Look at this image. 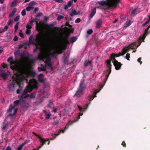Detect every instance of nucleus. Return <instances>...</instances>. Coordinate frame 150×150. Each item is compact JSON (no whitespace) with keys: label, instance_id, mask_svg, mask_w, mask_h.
Here are the masks:
<instances>
[{"label":"nucleus","instance_id":"obj_58","mask_svg":"<svg viewBox=\"0 0 150 150\" xmlns=\"http://www.w3.org/2000/svg\"><path fill=\"white\" fill-rule=\"evenodd\" d=\"M149 21L147 20V21L145 22L144 23H143L142 25V26L144 27L148 23H149Z\"/></svg>","mask_w":150,"mask_h":150},{"label":"nucleus","instance_id":"obj_20","mask_svg":"<svg viewBox=\"0 0 150 150\" xmlns=\"http://www.w3.org/2000/svg\"><path fill=\"white\" fill-rule=\"evenodd\" d=\"M29 97H30V95L29 94H27L25 95H23V94H22L21 96L20 97V98L22 100L24 101V103L25 104V100L24 99H25Z\"/></svg>","mask_w":150,"mask_h":150},{"label":"nucleus","instance_id":"obj_42","mask_svg":"<svg viewBox=\"0 0 150 150\" xmlns=\"http://www.w3.org/2000/svg\"><path fill=\"white\" fill-rule=\"evenodd\" d=\"M47 66L50 67L51 69L52 68V65L51 62H46Z\"/></svg>","mask_w":150,"mask_h":150},{"label":"nucleus","instance_id":"obj_50","mask_svg":"<svg viewBox=\"0 0 150 150\" xmlns=\"http://www.w3.org/2000/svg\"><path fill=\"white\" fill-rule=\"evenodd\" d=\"M20 19V16H17L14 18V21H18Z\"/></svg>","mask_w":150,"mask_h":150},{"label":"nucleus","instance_id":"obj_9","mask_svg":"<svg viewBox=\"0 0 150 150\" xmlns=\"http://www.w3.org/2000/svg\"><path fill=\"white\" fill-rule=\"evenodd\" d=\"M15 106H16L15 105L13 106L12 105H11L10 106L8 109L7 110L8 112H11L8 115V116H13L16 113L18 109L17 108L14 109Z\"/></svg>","mask_w":150,"mask_h":150},{"label":"nucleus","instance_id":"obj_51","mask_svg":"<svg viewBox=\"0 0 150 150\" xmlns=\"http://www.w3.org/2000/svg\"><path fill=\"white\" fill-rule=\"evenodd\" d=\"M19 35L22 38H23V37H24V35H23V34L22 33V30H21L19 31Z\"/></svg>","mask_w":150,"mask_h":150},{"label":"nucleus","instance_id":"obj_37","mask_svg":"<svg viewBox=\"0 0 150 150\" xmlns=\"http://www.w3.org/2000/svg\"><path fill=\"white\" fill-rule=\"evenodd\" d=\"M59 122V120L57 119H55L54 122V124L55 125H58Z\"/></svg>","mask_w":150,"mask_h":150},{"label":"nucleus","instance_id":"obj_6","mask_svg":"<svg viewBox=\"0 0 150 150\" xmlns=\"http://www.w3.org/2000/svg\"><path fill=\"white\" fill-rule=\"evenodd\" d=\"M86 88V85L84 83V80H83L81 81L79 88L74 95V96L78 97L81 96L83 94V92Z\"/></svg>","mask_w":150,"mask_h":150},{"label":"nucleus","instance_id":"obj_32","mask_svg":"<svg viewBox=\"0 0 150 150\" xmlns=\"http://www.w3.org/2000/svg\"><path fill=\"white\" fill-rule=\"evenodd\" d=\"M96 13V8H94L93 10L92 11L91 13L90 14V17L91 18Z\"/></svg>","mask_w":150,"mask_h":150},{"label":"nucleus","instance_id":"obj_61","mask_svg":"<svg viewBox=\"0 0 150 150\" xmlns=\"http://www.w3.org/2000/svg\"><path fill=\"white\" fill-rule=\"evenodd\" d=\"M141 59H142V58L140 57V58H139L137 60V61L140 63V64H142V62L141 61Z\"/></svg>","mask_w":150,"mask_h":150},{"label":"nucleus","instance_id":"obj_25","mask_svg":"<svg viewBox=\"0 0 150 150\" xmlns=\"http://www.w3.org/2000/svg\"><path fill=\"white\" fill-rule=\"evenodd\" d=\"M43 111L45 113V115L46 116V118L47 119H49L51 115V114L49 112H46L45 110H43Z\"/></svg>","mask_w":150,"mask_h":150},{"label":"nucleus","instance_id":"obj_49","mask_svg":"<svg viewBox=\"0 0 150 150\" xmlns=\"http://www.w3.org/2000/svg\"><path fill=\"white\" fill-rule=\"evenodd\" d=\"M46 25H47V28L48 30H52V27L53 26L52 24H51L50 25H47V24H46Z\"/></svg>","mask_w":150,"mask_h":150},{"label":"nucleus","instance_id":"obj_40","mask_svg":"<svg viewBox=\"0 0 150 150\" xmlns=\"http://www.w3.org/2000/svg\"><path fill=\"white\" fill-rule=\"evenodd\" d=\"M34 7L32 6H28L26 8V10L27 11H30L31 10L33 9Z\"/></svg>","mask_w":150,"mask_h":150},{"label":"nucleus","instance_id":"obj_11","mask_svg":"<svg viewBox=\"0 0 150 150\" xmlns=\"http://www.w3.org/2000/svg\"><path fill=\"white\" fill-rule=\"evenodd\" d=\"M62 53V50L60 49H57L54 51L52 52L49 51L48 53H47L48 54H49L52 57H54L55 56L58 54L61 53Z\"/></svg>","mask_w":150,"mask_h":150},{"label":"nucleus","instance_id":"obj_41","mask_svg":"<svg viewBox=\"0 0 150 150\" xmlns=\"http://www.w3.org/2000/svg\"><path fill=\"white\" fill-rule=\"evenodd\" d=\"M64 18V16L62 15H59L57 16V19L58 21H59L61 20L63 18Z\"/></svg>","mask_w":150,"mask_h":150},{"label":"nucleus","instance_id":"obj_44","mask_svg":"<svg viewBox=\"0 0 150 150\" xmlns=\"http://www.w3.org/2000/svg\"><path fill=\"white\" fill-rule=\"evenodd\" d=\"M19 24V22H18L16 23V24L15 25L14 28L15 31H16L18 28V25Z\"/></svg>","mask_w":150,"mask_h":150},{"label":"nucleus","instance_id":"obj_60","mask_svg":"<svg viewBox=\"0 0 150 150\" xmlns=\"http://www.w3.org/2000/svg\"><path fill=\"white\" fill-rule=\"evenodd\" d=\"M122 145L124 147H125L126 146V144L124 141L122 142Z\"/></svg>","mask_w":150,"mask_h":150},{"label":"nucleus","instance_id":"obj_12","mask_svg":"<svg viewBox=\"0 0 150 150\" xmlns=\"http://www.w3.org/2000/svg\"><path fill=\"white\" fill-rule=\"evenodd\" d=\"M32 21H33V22H35L36 23V30L39 32L43 31L44 29V28L42 26L38 23L37 22L38 21V19L35 18L32 20Z\"/></svg>","mask_w":150,"mask_h":150},{"label":"nucleus","instance_id":"obj_26","mask_svg":"<svg viewBox=\"0 0 150 150\" xmlns=\"http://www.w3.org/2000/svg\"><path fill=\"white\" fill-rule=\"evenodd\" d=\"M89 105V104H87L86 105V108H81L80 106H79L78 105V108L79 109V110L80 111H85L86 110V109L88 108V106Z\"/></svg>","mask_w":150,"mask_h":150},{"label":"nucleus","instance_id":"obj_46","mask_svg":"<svg viewBox=\"0 0 150 150\" xmlns=\"http://www.w3.org/2000/svg\"><path fill=\"white\" fill-rule=\"evenodd\" d=\"M130 57V54L127 53L125 56V58L128 61H129V58Z\"/></svg>","mask_w":150,"mask_h":150},{"label":"nucleus","instance_id":"obj_34","mask_svg":"<svg viewBox=\"0 0 150 150\" xmlns=\"http://www.w3.org/2000/svg\"><path fill=\"white\" fill-rule=\"evenodd\" d=\"M26 142L22 143L17 148V150H22L23 146L26 144Z\"/></svg>","mask_w":150,"mask_h":150},{"label":"nucleus","instance_id":"obj_23","mask_svg":"<svg viewBox=\"0 0 150 150\" xmlns=\"http://www.w3.org/2000/svg\"><path fill=\"white\" fill-rule=\"evenodd\" d=\"M15 83H12L8 86V89L11 91H13L14 89Z\"/></svg>","mask_w":150,"mask_h":150},{"label":"nucleus","instance_id":"obj_33","mask_svg":"<svg viewBox=\"0 0 150 150\" xmlns=\"http://www.w3.org/2000/svg\"><path fill=\"white\" fill-rule=\"evenodd\" d=\"M77 38L76 37H72L71 38V41L72 43L75 42L77 40Z\"/></svg>","mask_w":150,"mask_h":150},{"label":"nucleus","instance_id":"obj_52","mask_svg":"<svg viewBox=\"0 0 150 150\" xmlns=\"http://www.w3.org/2000/svg\"><path fill=\"white\" fill-rule=\"evenodd\" d=\"M35 3V2L34 1H31L29 3V6H33Z\"/></svg>","mask_w":150,"mask_h":150},{"label":"nucleus","instance_id":"obj_48","mask_svg":"<svg viewBox=\"0 0 150 150\" xmlns=\"http://www.w3.org/2000/svg\"><path fill=\"white\" fill-rule=\"evenodd\" d=\"M27 29L26 30V33L27 35H29L31 33V30L30 29L31 28H27Z\"/></svg>","mask_w":150,"mask_h":150},{"label":"nucleus","instance_id":"obj_31","mask_svg":"<svg viewBox=\"0 0 150 150\" xmlns=\"http://www.w3.org/2000/svg\"><path fill=\"white\" fill-rule=\"evenodd\" d=\"M8 28V26L7 25H5L4 27V29L0 30V33H3L5 31H6L7 30Z\"/></svg>","mask_w":150,"mask_h":150},{"label":"nucleus","instance_id":"obj_28","mask_svg":"<svg viewBox=\"0 0 150 150\" xmlns=\"http://www.w3.org/2000/svg\"><path fill=\"white\" fill-rule=\"evenodd\" d=\"M41 66H42V67H38V69L39 71H45L46 70V69L45 67L43 66L42 64L41 65Z\"/></svg>","mask_w":150,"mask_h":150},{"label":"nucleus","instance_id":"obj_7","mask_svg":"<svg viewBox=\"0 0 150 150\" xmlns=\"http://www.w3.org/2000/svg\"><path fill=\"white\" fill-rule=\"evenodd\" d=\"M38 57L41 60L46 59V62H51V57L48 55V54L44 51H42L39 53Z\"/></svg>","mask_w":150,"mask_h":150},{"label":"nucleus","instance_id":"obj_53","mask_svg":"<svg viewBox=\"0 0 150 150\" xmlns=\"http://www.w3.org/2000/svg\"><path fill=\"white\" fill-rule=\"evenodd\" d=\"M81 21V19L80 18H77L75 21V23H79Z\"/></svg>","mask_w":150,"mask_h":150},{"label":"nucleus","instance_id":"obj_39","mask_svg":"<svg viewBox=\"0 0 150 150\" xmlns=\"http://www.w3.org/2000/svg\"><path fill=\"white\" fill-rule=\"evenodd\" d=\"M53 104V101L52 100H50L47 106V107L49 108H51Z\"/></svg>","mask_w":150,"mask_h":150},{"label":"nucleus","instance_id":"obj_64","mask_svg":"<svg viewBox=\"0 0 150 150\" xmlns=\"http://www.w3.org/2000/svg\"><path fill=\"white\" fill-rule=\"evenodd\" d=\"M12 21L11 19H10L7 23V24L8 25H9L12 23Z\"/></svg>","mask_w":150,"mask_h":150},{"label":"nucleus","instance_id":"obj_4","mask_svg":"<svg viewBox=\"0 0 150 150\" xmlns=\"http://www.w3.org/2000/svg\"><path fill=\"white\" fill-rule=\"evenodd\" d=\"M33 36L32 35L30 36L29 39V43L33 45H35L37 47L38 45H39L43 40V38L41 35L38 34L36 36V39L35 41L33 40Z\"/></svg>","mask_w":150,"mask_h":150},{"label":"nucleus","instance_id":"obj_19","mask_svg":"<svg viewBox=\"0 0 150 150\" xmlns=\"http://www.w3.org/2000/svg\"><path fill=\"white\" fill-rule=\"evenodd\" d=\"M16 11L17 9L15 8H14L12 11V12L9 14L8 16L10 18H12L13 17L16 13Z\"/></svg>","mask_w":150,"mask_h":150},{"label":"nucleus","instance_id":"obj_55","mask_svg":"<svg viewBox=\"0 0 150 150\" xmlns=\"http://www.w3.org/2000/svg\"><path fill=\"white\" fill-rule=\"evenodd\" d=\"M2 66L4 68H6L7 67V64L4 63H3L2 64Z\"/></svg>","mask_w":150,"mask_h":150},{"label":"nucleus","instance_id":"obj_3","mask_svg":"<svg viewBox=\"0 0 150 150\" xmlns=\"http://www.w3.org/2000/svg\"><path fill=\"white\" fill-rule=\"evenodd\" d=\"M38 83L37 81L34 79H31L29 80V85L27 86L24 90L22 94L25 95L28 92L32 91V90L34 88H38Z\"/></svg>","mask_w":150,"mask_h":150},{"label":"nucleus","instance_id":"obj_16","mask_svg":"<svg viewBox=\"0 0 150 150\" xmlns=\"http://www.w3.org/2000/svg\"><path fill=\"white\" fill-rule=\"evenodd\" d=\"M66 130L65 129L63 130V129H60L59 131V133L57 134H52V136L53 137H54V138L53 139H52V138H51L50 139V140H53V139H55L56 138V137L58 136V135H59L61 132H62V133H64V132H65V130Z\"/></svg>","mask_w":150,"mask_h":150},{"label":"nucleus","instance_id":"obj_30","mask_svg":"<svg viewBox=\"0 0 150 150\" xmlns=\"http://www.w3.org/2000/svg\"><path fill=\"white\" fill-rule=\"evenodd\" d=\"M78 14V13L75 10H73L71 12V13L70 14V15L71 16H73L74 15H76Z\"/></svg>","mask_w":150,"mask_h":150},{"label":"nucleus","instance_id":"obj_59","mask_svg":"<svg viewBox=\"0 0 150 150\" xmlns=\"http://www.w3.org/2000/svg\"><path fill=\"white\" fill-rule=\"evenodd\" d=\"M42 13H38L36 16V17H38L42 15Z\"/></svg>","mask_w":150,"mask_h":150},{"label":"nucleus","instance_id":"obj_5","mask_svg":"<svg viewBox=\"0 0 150 150\" xmlns=\"http://www.w3.org/2000/svg\"><path fill=\"white\" fill-rule=\"evenodd\" d=\"M116 0H108L107 1H98V3L100 5L104 6L106 5L110 7H116L119 3L116 1Z\"/></svg>","mask_w":150,"mask_h":150},{"label":"nucleus","instance_id":"obj_36","mask_svg":"<svg viewBox=\"0 0 150 150\" xmlns=\"http://www.w3.org/2000/svg\"><path fill=\"white\" fill-rule=\"evenodd\" d=\"M12 59H13V58L12 57H10L7 59V61L8 62H9L10 61H11L10 62V65L13 64L14 63V62H13V61H12Z\"/></svg>","mask_w":150,"mask_h":150},{"label":"nucleus","instance_id":"obj_24","mask_svg":"<svg viewBox=\"0 0 150 150\" xmlns=\"http://www.w3.org/2000/svg\"><path fill=\"white\" fill-rule=\"evenodd\" d=\"M72 2L71 1H69L67 4L65 5H64V9L65 10H67L68 9L69 7L71 6L72 5Z\"/></svg>","mask_w":150,"mask_h":150},{"label":"nucleus","instance_id":"obj_43","mask_svg":"<svg viewBox=\"0 0 150 150\" xmlns=\"http://www.w3.org/2000/svg\"><path fill=\"white\" fill-rule=\"evenodd\" d=\"M131 24V23L130 21H127L125 23V26L126 27H128Z\"/></svg>","mask_w":150,"mask_h":150},{"label":"nucleus","instance_id":"obj_62","mask_svg":"<svg viewBox=\"0 0 150 150\" xmlns=\"http://www.w3.org/2000/svg\"><path fill=\"white\" fill-rule=\"evenodd\" d=\"M18 37L17 36H15L13 39V40L14 41H16L18 40Z\"/></svg>","mask_w":150,"mask_h":150},{"label":"nucleus","instance_id":"obj_54","mask_svg":"<svg viewBox=\"0 0 150 150\" xmlns=\"http://www.w3.org/2000/svg\"><path fill=\"white\" fill-rule=\"evenodd\" d=\"M95 97H96V96H89V100H93V99Z\"/></svg>","mask_w":150,"mask_h":150},{"label":"nucleus","instance_id":"obj_10","mask_svg":"<svg viewBox=\"0 0 150 150\" xmlns=\"http://www.w3.org/2000/svg\"><path fill=\"white\" fill-rule=\"evenodd\" d=\"M35 135L40 139V146L39 147L38 150H39L45 144L46 142L47 141H48V144H49L50 142L49 141V139H48V140H47L44 139L42 138L38 134H36Z\"/></svg>","mask_w":150,"mask_h":150},{"label":"nucleus","instance_id":"obj_8","mask_svg":"<svg viewBox=\"0 0 150 150\" xmlns=\"http://www.w3.org/2000/svg\"><path fill=\"white\" fill-rule=\"evenodd\" d=\"M150 28V25L149 26L148 28H146L145 30V32L144 34V35L142 37H140L138 40H137V42L139 43L138 45L137 46V47H138L141 44V42L142 41H144V40L146 36L147 35L148 33V31L149 29V28Z\"/></svg>","mask_w":150,"mask_h":150},{"label":"nucleus","instance_id":"obj_27","mask_svg":"<svg viewBox=\"0 0 150 150\" xmlns=\"http://www.w3.org/2000/svg\"><path fill=\"white\" fill-rule=\"evenodd\" d=\"M30 75L32 77H34L36 76V74L35 71L31 70L29 73Z\"/></svg>","mask_w":150,"mask_h":150},{"label":"nucleus","instance_id":"obj_47","mask_svg":"<svg viewBox=\"0 0 150 150\" xmlns=\"http://www.w3.org/2000/svg\"><path fill=\"white\" fill-rule=\"evenodd\" d=\"M93 30L91 29L88 30L87 31V33L88 35L91 34L93 33Z\"/></svg>","mask_w":150,"mask_h":150},{"label":"nucleus","instance_id":"obj_15","mask_svg":"<svg viewBox=\"0 0 150 150\" xmlns=\"http://www.w3.org/2000/svg\"><path fill=\"white\" fill-rule=\"evenodd\" d=\"M61 46L60 48H58L57 49H60L62 50H62H65L67 47V45L69 44V43H67L61 42Z\"/></svg>","mask_w":150,"mask_h":150},{"label":"nucleus","instance_id":"obj_35","mask_svg":"<svg viewBox=\"0 0 150 150\" xmlns=\"http://www.w3.org/2000/svg\"><path fill=\"white\" fill-rule=\"evenodd\" d=\"M69 56H64L63 58V61L64 63L66 64L67 63L68 58Z\"/></svg>","mask_w":150,"mask_h":150},{"label":"nucleus","instance_id":"obj_38","mask_svg":"<svg viewBox=\"0 0 150 150\" xmlns=\"http://www.w3.org/2000/svg\"><path fill=\"white\" fill-rule=\"evenodd\" d=\"M36 96V93H30V97L31 98H34Z\"/></svg>","mask_w":150,"mask_h":150},{"label":"nucleus","instance_id":"obj_56","mask_svg":"<svg viewBox=\"0 0 150 150\" xmlns=\"http://www.w3.org/2000/svg\"><path fill=\"white\" fill-rule=\"evenodd\" d=\"M23 45H24L23 47H24L25 49H26L27 46H28L29 45V44H28L27 43H25L24 44H23Z\"/></svg>","mask_w":150,"mask_h":150},{"label":"nucleus","instance_id":"obj_2","mask_svg":"<svg viewBox=\"0 0 150 150\" xmlns=\"http://www.w3.org/2000/svg\"><path fill=\"white\" fill-rule=\"evenodd\" d=\"M10 68L13 70L17 71L21 76L25 77L27 73L28 67L26 62L23 60L19 61Z\"/></svg>","mask_w":150,"mask_h":150},{"label":"nucleus","instance_id":"obj_18","mask_svg":"<svg viewBox=\"0 0 150 150\" xmlns=\"http://www.w3.org/2000/svg\"><path fill=\"white\" fill-rule=\"evenodd\" d=\"M103 20L102 19H100L97 21L96 23V27L97 28H99L102 25Z\"/></svg>","mask_w":150,"mask_h":150},{"label":"nucleus","instance_id":"obj_29","mask_svg":"<svg viewBox=\"0 0 150 150\" xmlns=\"http://www.w3.org/2000/svg\"><path fill=\"white\" fill-rule=\"evenodd\" d=\"M91 64V62L89 60L86 61L84 62V66L85 67H87L88 65H90Z\"/></svg>","mask_w":150,"mask_h":150},{"label":"nucleus","instance_id":"obj_1","mask_svg":"<svg viewBox=\"0 0 150 150\" xmlns=\"http://www.w3.org/2000/svg\"><path fill=\"white\" fill-rule=\"evenodd\" d=\"M136 42H133L128 46L125 47L122 49V52L119 53L118 54H111L110 57L111 59L110 60H108L106 61V65L108 68L106 72H108V73L106 75V78L105 79V83L107 81L111 71L112 64H111V62L112 60H113L112 62L113 63V65L115 67V69L116 70L120 69L122 64L120 62H118L115 59V57H117L124 55L128 51L129 49L131 48L133 49V47L136 46Z\"/></svg>","mask_w":150,"mask_h":150},{"label":"nucleus","instance_id":"obj_21","mask_svg":"<svg viewBox=\"0 0 150 150\" xmlns=\"http://www.w3.org/2000/svg\"><path fill=\"white\" fill-rule=\"evenodd\" d=\"M8 75V74L4 72H1L0 74V76L4 79H6V77Z\"/></svg>","mask_w":150,"mask_h":150},{"label":"nucleus","instance_id":"obj_17","mask_svg":"<svg viewBox=\"0 0 150 150\" xmlns=\"http://www.w3.org/2000/svg\"><path fill=\"white\" fill-rule=\"evenodd\" d=\"M44 77V75L42 74H41L38 76V80L39 82L43 83L44 82V81L43 79Z\"/></svg>","mask_w":150,"mask_h":150},{"label":"nucleus","instance_id":"obj_14","mask_svg":"<svg viewBox=\"0 0 150 150\" xmlns=\"http://www.w3.org/2000/svg\"><path fill=\"white\" fill-rule=\"evenodd\" d=\"M61 42L70 44V42L69 40V35H65L63 38L61 39Z\"/></svg>","mask_w":150,"mask_h":150},{"label":"nucleus","instance_id":"obj_63","mask_svg":"<svg viewBox=\"0 0 150 150\" xmlns=\"http://www.w3.org/2000/svg\"><path fill=\"white\" fill-rule=\"evenodd\" d=\"M120 18L121 19H125L126 18V16L124 15L121 16Z\"/></svg>","mask_w":150,"mask_h":150},{"label":"nucleus","instance_id":"obj_57","mask_svg":"<svg viewBox=\"0 0 150 150\" xmlns=\"http://www.w3.org/2000/svg\"><path fill=\"white\" fill-rule=\"evenodd\" d=\"M22 89L21 88L18 89L17 90V93H21V91H22Z\"/></svg>","mask_w":150,"mask_h":150},{"label":"nucleus","instance_id":"obj_22","mask_svg":"<svg viewBox=\"0 0 150 150\" xmlns=\"http://www.w3.org/2000/svg\"><path fill=\"white\" fill-rule=\"evenodd\" d=\"M33 23V21L32 20H29L27 25L26 28H31Z\"/></svg>","mask_w":150,"mask_h":150},{"label":"nucleus","instance_id":"obj_13","mask_svg":"<svg viewBox=\"0 0 150 150\" xmlns=\"http://www.w3.org/2000/svg\"><path fill=\"white\" fill-rule=\"evenodd\" d=\"M13 103L15 106L20 105L21 106L23 107L25 104L24 101L22 100L20 98L19 99L13 102Z\"/></svg>","mask_w":150,"mask_h":150},{"label":"nucleus","instance_id":"obj_45","mask_svg":"<svg viewBox=\"0 0 150 150\" xmlns=\"http://www.w3.org/2000/svg\"><path fill=\"white\" fill-rule=\"evenodd\" d=\"M21 15L22 16H24L26 14V11L25 9H23L21 13Z\"/></svg>","mask_w":150,"mask_h":150}]
</instances>
